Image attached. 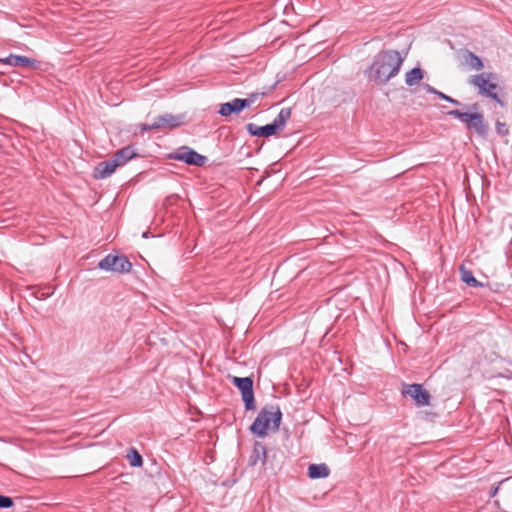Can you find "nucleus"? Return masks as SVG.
I'll return each mask as SVG.
<instances>
[{
	"label": "nucleus",
	"mask_w": 512,
	"mask_h": 512,
	"mask_svg": "<svg viewBox=\"0 0 512 512\" xmlns=\"http://www.w3.org/2000/svg\"><path fill=\"white\" fill-rule=\"evenodd\" d=\"M423 79V72L420 68H413L405 75V82L409 86L418 84Z\"/></svg>",
	"instance_id": "obj_19"
},
{
	"label": "nucleus",
	"mask_w": 512,
	"mask_h": 512,
	"mask_svg": "<svg viewBox=\"0 0 512 512\" xmlns=\"http://www.w3.org/2000/svg\"><path fill=\"white\" fill-rule=\"evenodd\" d=\"M403 59L399 52L390 50L377 55L372 65L367 69L369 80L376 83H385L394 77L402 65Z\"/></svg>",
	"instance_id": "obj_1"
},
{
	"label": "nucleus",
	"mask_w": 512,
	"mask_h": 512,
	"mask_svg": "<svg viewBox=\"0 0 512 512\" xmlns=\"http://www.w3.org/2000/svg\"><path fill=\"white\" fill-rule=\"evenodd\" d=\"M494 75L491 73H481L474 75L469 79V83L479 89V93L492 98L501 105L502 101L495 92L497 84L494 82Z\"/></svg>",
	"instance_id": "obj_4"
},
{
	"label": "nucleus",
	"mask_w": 512,
	"mask_h": 512,
	"mask_svg": "<svg viewBox=\"0 0 512 512\" xmlns=\"http://www.w3.org/2000/svg\"><path fill=\"white\" fill-rule=\"evenodd\" d=\"M136 155L135 151L131 147H125L121 150H119L115 155L113 156L114 160L118 164V166H123L126 162L131 160Z\"/></svg>",
	"instance_id": "obj_16"
},
{
	"label": "nucleus",
	"mask_w": 512,
	"mask_h": 512,
	"mask_svg": "<svg viewBox=\"0 0 512 512\" xmlns=\"http://www.w3.org/2000/svg\"><path fill=\"white\" fill-rule=\"evenodd\" d=\"M233 383L241 391L245 408L247 410L254 409L253 381L249 377H234Z\"/></svg>",
	"instance_id": "obj_6"
},
{
	"label": "nucleus",
	"mask_w": 512,
	"mask_h": 512,
	"mask_svg": "<svg viewBox=\"0 0 512 512\" xmlns=\"http://www.w3.org/2000/svg\"><path fill=\"white\" fill-rule=\"evenodd\" d=\"M0 63L14 67H29L33 69H37L40 66V62L35 59L15 54H10L5 58H0Z\"/></svg>",
	"instance_id": "obj_10"
},
{
	"label": "nucleus",
	"mask_w": 512,
	"mask_h": 512,
	"mask_svg": "<svg viewBox=\"0 0 512 512\" xmlns=\"http://www.w3.org/2000/svg\"><path fill=\"white\" fill-rule=\"evenodd\" d=\"M98 267L105 271L128 273L132 269V264L125 256L109 254L99 262Z\"/></svg>",
	"instance_id": "obj_5"
},
{
	"label": "nucleus",
	"mask_w": 512,
	"mask_h": 512,
	"mask_svg": "<svg viewBox=\"0 0 512 512\" xmlns=\"http://www.w3.org/2000/svg\"><path fill=\"white\" fill-rule=\"evenodd\" d=\"M282 418L280 408L275 405L264 407L251 425V431L258 437H265L270 431H277Z\"/></svg>",
	"instance_id": "obj_2"
},
{
	"label": "nucleus",
	"mask_w": 512,
	"mask_h": 512,
	"mask_svg": "<svg viewBox=\"0 0 512 512\" xmlns=\"http://www.w3.org/2000/svg\"><path fill=\"white\" fill-rule=\"evenodd\" d=\"M329 468L326 464H311L308 467V476L312 479L326 478L329 475Z\"/></svg>",
	"instance_id": "obj_14"
},
{
	"label": "nucleus",
	"mask_w": 512,
	"mask_h": 512,
	"mask_svg": "<svg viewBox=\"0 0 512 512\" xmlns=\"http://www.w3.org/2000/svg\"><path fill=\"white\" fill-rule=\"evenodd\" d=\"M265 95V93H252L247 98L242 99L247 105H245V108H249L253 106L260 98H262Z\"/></svg>",
	"instance_id": "obj_21"
},
{
	"label": "nucleus",
	"mask_w": 512,
	"mask_h": 512,
	"mask_svg": "<svg viewBox=\"0 0 512 512\" xmlns=\"http://www.w3.org/2000/svg\"><path fill=\"white\" fill-rule=\"evenodd\" d=\"M13 505L12 498L0 495V508H9Z\"/></svg>",
	"instance_id": "obj_23"
},
{
	"label": "nucleus",
	"mask_w": 512,
	"mask_h": 512,
	"mask_svg": "<svg viewBox=\"0 0 512 512\" xmlns=\"http://www.w3.org/2000/svg\"><path fill=\"white\" fill-rule=\"evenodd\" d=\"M118 167L114 158L100 162L94 169V177L96 179H105L113 174Z\"/></svg>",
	"instance_id": "obj_11"
},
{
	"label": "nucleus",
	"mask_w": 512,
	"mask_h": 512,
	"mask_svg": "<svg viewBox=\"0 0 512 512\" xmlns=\"http://www.w3.org/2000/svg\"><path fill=\"white\" fill-rule=\"evenodd\" d=\"M247 131L256 137H269L277 134L279 131L275 128V126L271 124H267L265 126H257L253 123H249L246 126Z\"/></svg>",
	"instance_id": "obj_12"
},
{
	"label": "nucleus",
	"mask_w": 512,
	"mask_h": 512,
	"mask_svg": "<svg viewBox=\"0 0 512 512\" xmlns=\"http://www.w3.org/2000/svg\"><path fill=\"white\" fill-rule=\"evenodd\" d=\"M245 105H247V103L242 101V99L235 98L231 102H226V103L221 104L219 113L222 116L227 117V116H230L232 113L241 112L243 109H245Z\"/></svg>",
	"instance_id": "obj_13"
},
{
	"label": "nucleus",
	"mask_w": 512,
	"mask_h": 512,
	"mask_svg": "<svg viewBox=\"0 0 512 512\" xmlns=\"http://www.w3.org/2000/svg\"><path fill=\"white\" fill-rule=\"evenodd\" d=\"M425 87H426L427 92H429V93H433L437 96H438V93H440V91L436 90L435 88H433L432 86H430L428 84L425 85Z\"/></svg>",
	"instance_id": "obj_25"
},
{
	"label": "nucleus",
	"mask_w": 512,
	"mask_h": 512,
	"mask_svg": "<svg viewBox=\"0 0 512 512\" xmlns=\"http://www.w3.org/2000/svg\"><path fill=\"white\" fill-rule=\"evenodd\" d=\"M447 114L464 123L469 132L476 134L478 137L486 138L489 131V125L481 113L462 112L461 110L455 109L449 111Z\"/></svg>",
	"instance_id": "obj_3"
},
{
	"label": "nucleus",
	"mask_w": 512,
	"mask_h": 512,
	"mask_svg": "<svg viewBox=\"0 0 512 512\" xmlns=\"http://www.w3.org/2000/svg\"><path fill=\"white\" fill-rule=\"evenodd\" d=\"M460 274L461 280L472 287H481L483 286L472 274V272L467 269L464 265L460 266Z\"/></svg>",
	"instance_id": "obj_18"
},
{
	"label": "nucleus",
	"mask_w": 512,
	"mask_h": 512,
	"mask_svg": "<svg viewBox=\"0 0 512 512\" xmlns=\"http://www.w3.org/2000/svg\"><path fill=\"white\" fill-rule=\"evenodd\" d=\"M172 158L195 166H203L207 160L205 156L187 147H182L176 151Z\"/></svg>",
	"instance_id": "obj_8"
},
{
	"label": "nucleus",
	"mask_w": 512,
	"mask_h": 512,
	"mask_svg": "<svg viewBox=\"0 0 512 512\" xmlns=\"http://www.w3.org/2000/svg\"><path fill=\"white\" fill-rule=\"evenodd\" d=\"M291 117V109L290 108H282L277 115V117L273 120L272 124L275 128L280 132L284 129L287 121Z\"/></svg>",
	"instance_id": "obj_17"
},
{
	"label": "nucleus",
	"mask_w": 512,
	"mask_h": 512,
	"mask_svg": "<svg viewBox=\"0 0 512 512\" xmlns=\"http://www.w3.org/2000/svg\"><path fill=\"white\" fill-rule=\"evenodd\" d=\"M183 117L172 114H164L155 119L152 124H144L143 129H160V128H175L181 125Z\"/></svg>",
	"instance_id": "obj_9"
},
{
	"label": "nucleus",
	"mask_w": 512,
	"mask_h": 512,
	"mask_svg": "<svg viewBox=\"0 0 512 512\" xmlns=\"http://www.w3.org/2000/svg\"><path fill=\"white\" fill-rule=\"evenodd\" d=\"M403 395L411 397L418 406H426L430 403V394L420 384H407L403 386Z\"/></svg>",
	"instance_id": "obj_7"
},
{
	"label": "nucleus",
	"mask_w": 512,
	"mask_h": 512,
	"mask_svg": "<svg viewBox=\"0 0 512 512\" xmlns=\"http://www.w3.org/2000/svg\"><path fill=\"white\" fill-rule=\"evenodd\" d=\"M129 463L133 467H140L143 463L141 455L135 449H131L127 455Z\"/></svg>",
	"instance_id": "obj_20"
},
{
	"label": "nucleus",
	"mask_w": 512,
	"mask_h": 512,
	"mask_svg": "<svg viewBox=\"0 0 512 512\" xmlns=\"http://www.w3.org/2000/svg\"><path fill=\"white\" fill-rule=\"evenodd\" d=\"M438 97H440L441 99H443L445 101H448V102H450L452 104L460 105V102L458 100L453 99L450 96H448V95H446V94H444L442 92L438 93Z\"/></svg>",
	"instance_id": "obj_24"
},
{
	"label": "nucleus",
	"mask_w": 512,
	"mask_h": 512,
	"mask_svg": "<svg viewBox=\"0 0 512 512\" xmlns=\"http://www.w3.org/2000/svg\"><path fill=\"white\" fill-rule=\"evenodd\" d=\"M463 61L471 70L479 71L483 68L482 60L470 51L463 54Z\"/></svg>",
	"instance_id": "obj_15"
},
{
	"label": "nucleus",
	"mask_w": 512,
	"mask_h": 512,
	"mask_svg": "<svg viewBox=\"0 0 512 512\" xmlns=\"http://www.w3.org/2000/svg\"><path fill=\"white\" fill-rule=\"evenodd\" d=\"M496 131H497L498 134H500L502 136H506L509 133V129L506 126V124L505 123H501L499 121L496 122Z\"/></svg>",
	"instance_id": "obj_22"
}]
</instances>
